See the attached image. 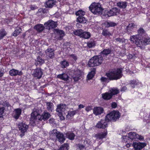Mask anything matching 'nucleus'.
<instances>
[{
    "instance_id": "f257e3e1",
    "label": "nucleus",
    "mask_w": 150,
    "mask_h": 150,
    "mask_svg": "<svg viewBox=\"0 0 150 150\" xmlns=\"http://www.w3.org/2000/svg\"><path fill=\"white\" fill-rule=\"evenodd\" d=\"M141 37L139 35H132L130 36V40L137 46L142 49L145 45L148 44L150 42V38H145L142 41L141 40Z\"/></svg>"
},
{
    "instance_id": "f03ea898",
    "label": "nucleus",
    "mask_w": 150,
    "mask_h": 150,
    "mask_svg": "<svg viewBox=\"0 0 150 150\" xmlns=\"http://www.w3.org/2000/svg\"><path fill=\"white\" fill-rule=\"evenodd\" d=\"M50 116L49 113L44 112L42 115H40L36 110L33 112L31 114L30 120L35 123L36 122H38V121H42V120L45 121L49 119Z\"/></svg>"
},
{
    "instance_id": "7ed1b4c3",
    "label": "nucleus",
    "mask_w": 150,
    "mask_h": 150,
    "mask_svg": "<svg viewBox=\"0 0 150 150\" xmlns=\"http://www.w3.org/2000/svg\"><path fill=\"white\" fill-rule=\"evenodd\" d=\"M121 116V114L119 111L113 110L108 113L105 116L106 120L109 122H115L118 120Z\"/></svg>"
},
{
    "instance_id": "20e7f679",
    "label": "nucleus",
    "mask_w": 150,
    "mask_h": 150,
    "mask_svg": "<svg viewBox=\"0 0 150 150\" xmlns=\"http://www.w3.org/2000/svg\"><path fill=\"white\" fill-rule=\"evenodd\" d=\"M122 68L115 69L110 73L107 74V76L110 79L117 80L120 79L122 76Z\"/></svg>"
},
{
    "instance_id": "39448f33",
    "label": "nucleus",
    "mask_w": 150,
    "mask_h": 150,
    "mask_svg": "<svg viewBox=\"0 0 150 150\" xmlns=\"http://www.w3.org/2000/svg\"><path fill=\"white\" fill-rule=\"evenodd\" d=\"M90 11L94 14H100L102 13L103 9L98 3H92L89 7Z\"/></svg>"
},
{
    "instance_id": "423d86ee",
    "label": "nucleus",
    "mask_w": 150,
    "mask_h": 150,
    "mask_svg": "<svg viewBox=\"0 0 150 150\" xmlns=\"http://www.w3.org/2000/svg\"><path fill=\"white\" fill-rule=\"evenodd\" d=\"M74 33L76 35L79 36L80 38H83L85 39L89 38L91 35L90 33L83 31L81 29H79L74 31Z\"/></svg>"
},
{
    "instance_id": "0eeeda50",
    "label": "nucleus",
    "mask_w": 150,
    "mask_h": 150,
    "mask_svg": "<svg viewBox=\"0 0 150 150\" xmlns=\"http://www.w3.org/2000/svg\"><path fill=\"white\" fill-rule=\"evenodd\" d=\"M66 105L64 104L60 103L57 105L56 109V111L58 112V115L62 120L64 119L63 116V112L65 110Z\"/></svg>"
},
{
    "instance_id": "6e6552de",
    "label": "nucleus",
    "mask_w": 150,
    "mask_h": 150,
    "mask_svg": "<svg viewBox=\"0 0 150 150\" xmlns=\"http://www.w3.org/2000/svg\"><path fill=\"white\" fill-rule=\"evenodd\" d=\"M19 130L21 134L20 135L22 137L24 135V133L27 131L28 128V126L23 122L19 123L18 124Z\"/></svg>"
},
{
    "instance_id": "1a4fd4ad",
    "label": "nucleus",
    "mask_w": 150,
    "mask_h": 150,
    "mask_svg": "<svg viewBox=\"0 0 150 150\" xmlns=\"http://www.w3.org/2000/svg\"><path fill=\"white\" fill-rule=\"evenodd\" d=\"M44 25L47 29L50 30L56 28L57 26V22H55L52 20H50L45 23Z\"/></svg>"
},
{
    "instance_id": "9d476101",
    "label": "nucleus",
    "mask_w": 150,
    "mask_h": 150,
    "mask_svg": "<svg viewBox=\"0 0 150 150\" xmlns=\"http://www.w3.org/2000/svg\"><path fill=\"white\" fill-rule=\"evenodd\" d=\"M109 122L106 120V117H105V119H101L100 121L97 123L96 127L99 129H105L108 127V123Z\"/></svg>"
},
{
    "instance_id": "9b49d317",
    "label": "nucleus",
    "mask_w": 150,
    "mask_h": 150,
    "mask_svg": "<svg viewBox=\"0 0 150 150\" xmlns=\"http://www.w3.org/2000/svg\"><path fill=\"white\" fill-rule=\"evenodd\" d=\"M119 13V10L116 8H114L107 12L105 16L107 18L117 15Z\"/></svg>"
},
{
    "instance_id": "f8f14e48",
    "label": "nucleus",
    "mask_w": 150,
    "mask_h": 150,
    "mask_svg": "<svg viewBox=\"0 0 150 150\" xmlns=\"http://www.w3.org/2000/svg\"><path fill=\"white\" fill-rule=\"evenodd\" d=\"M145 143L134 142L132 144L134 149L135 150H141L146 146Z\"/></svg>"
},
{
    "instance_id": "ddd939ff",
    "label": "nucleus",
    "mask_w": 150,
    "mask_h": 150,
    "mask_svg": "<svg viewBox=\"0 0 150 150\" xmlns=\"http://www.w3.org/2000/svg\"><path fill=\"white\" fill-rule=\"evenodd\" d=\"M42 74V72L40 69L37 68L34 69L33 72V75L38 79L40 78Z\"/></svg>"
},
{
    "instance_id": "4468645a",
    "label": "nucleus",
    "mask_w": 150,
    "mask_h": 150,
    "mask_svg": "<svg viewBox=\"0 0 150 150\" xmlns=\"http://www.w3.org/2000/svg\"><path fill=\"white\" fill-rule=\"evenodd\" d=\"M137 25L133 23H129L125 29V32L128 34H130L134 28H137Z\"/></svg>"
},
{
    "instance_id": "2eb2a0df",
    "label": "nucleus",
    "mask_w": 150,
    "mask_h": 150,
    "mask_svg": "<svg viewBox=\"0 0 150 150\" xmlns=\"http://www.w3.org/2000/svg\"><path fill=\"white\" fill-rule=\"evenodd\" d=\"M108 134L107 131L97 133L95 135V137L97 139L102 140L106 138Z\"/></svg>"
},
{
    "instance_id": "dca6fc26",
    "label": "nucleus",
    "mask_w": 150,
    "mask_h": 150,
    "mask_svg": "<svg viewBox=\"0 0 150 150\" xmlns=\"http://www.w3.org/2000/svg\"><path fill=\"white\" fill-rule=\"evenodd\" d=\"M45 53L47 58L52 59L54 57V50L52 48H48L45 51Z\"/></svg>"
},
{
    "instance_id": "f3484780",
    "label": "nucleus",
    "mask_w": 150,
    "mask_h": 150,
    "mask_svg": "<svg viewBox=\"0 0 150 150\" xmlns=\"http://www.w3.org/2000/svg\"><path fill=\"white\" fill-rule=\"evenodd\" d=\"M57 77L62 80L67 81L68 83L71 80V79L69 77L67 74L65 73L58 75Z\"/></svg>"
},
{
    "instance_id": "a211bd4d",
    "label": "nucleus",
    "mask_w": 150,
    "mask_h": 150,
    "mask_svg": "<svg viewBox=\"0 0 150 150\" xmlns=\"http://www.w3.org/2000/svg\"><path fill=\"white\" fill-rule=\"evenodd\" d=\"M23 73L21 71L13 69L9 71V74L11 76H16L17 75L21 76Z\"/></svg>"
},
{
    "instance_id": "6ab92c4d",
    "label": "nucleus",
    "mask_w": 150,
    "mask_h": 150,
    "mask_svg": "<svg viewBox=\"0 0 150 150\" xmlns=\"http://www.w3.org/2000/svg\"><path fill=\"white\" fill-rule=\"evenodd\" d=\"M104 111L103 108L100 107H95L93 109V113L96 115H101Z\"/></svg>"
},
{
    "instance_id": "aec40b11",
    "label": "nucleus",
    "mask_w": 150,
    "mask_h": 150,
    "mask_svg": "<svg viewBox=\"0 0 150 150\" xmlns=\"http://www.w3.org/2000/svg\"><path fill=\"white\" fill-rule=\"evenodd\" d=\"M56 1L54 0H48L45 2V6L47 8H51L55 5Z\"/></svg>"
},
{
    "instance_id": "412c9836",
    "label": "nucleus",
    "mask_w": 150,
    "mask_h": 150,
    "mask_svg": "<svg viewBox=\"0 0 150 150\" xmlns=\"http://www.w3.org/2000/svg\"><path fill=\"white\" fill-rule=\"evenodd\" d=\"M81 75V72L79 70H77L75 71L72 77L75 82L78 81L80 79Z\"/></svg>"
},
{
    "instance_id": "4be33fe9",
    "label": "nucleus",
    "mask_w": 150,
    "mask_h": 150,
    "mask_svg": "<svg viewBox=\"0 0 150 150\" xmlns=\"http://www.w3.org/2000/svg\"><path fill=\"white\" fill-rule=\"evenodd\" d=\"M14 113L13 116V118L18 120L20 117L22 112L21 109L20 108L15 109L14 110Z\"/></svg>"
},
{
    "instance_id": "5701e85b",
    "label": "nucleus",
    "mask_w": 150,
    "mask_h": 150,
    "mask_svg": "<svg viewBox=\"0 0 150 150\" xmlns=\"http://www.w3.org/2000/svg\"><path fill=\"white\" fill-rule=\"evenodd\" d=\"M54 32L59 36V40H62L65 35L64 32L62 30L55 29L54 30Z\"/></svg>"
},
{
    "instance_id": "b1692460",
    "label": "nucleus",
    "mask_w": 150,
    "mask_h": 150,
    "mask_svg": "<svg viewBox=\"0 0 150 150\" xmlns=\"http://www.w3.org/2000/svg\"><path fill=\"white\" fill-rule=\"evenodd\" d=\"M102 97L103 99L105 100H109L111 99L112 97L109 92H106L102 94Z\"/></svg>"
},
{
    "instance_id": "393cba45",
    "label": "nucleus",
    "mask_w": 150,
    "mask_h": 150,
    "mask_svg": "<svg viewBox=\"0 0 150 150\" xmlns=\"http://www.w3.org/2000/svg\"><path fill=\"white\" fill-rule=\"evenodd\" d=\"M56 136L58 139V141L60 142L63 143L65 140V138L62 133L59 132L57 134Z\"/></svg>"
},
{
    "instance_id": "a878e982",
    "label": "nucleus",
    "mask_w": 150,
    "mask_h": 150,
    "mask_svg": "<svg viewBox=\"0 0 150 150\" xmlns=\"http://www.w3.org/2000/svg\"><path fill=\"white\" fill-rule=\"evenodd\" d=\"M96 62L97 66L100 65L102 63L103 59L102 57L100 55L96 56H94Z\"/></svg>"
},
{
    "instance_id": "bb28decb",
    "label": "nucleus",
    "mask_w": 150,
    "mask_h": 150,
    "mask_svg": "<svg viewBox=\"0 0 150 150\" xmlns=\"http://www.w3.org/2000/svg\"><path fill=\"white\" fill-rule=\"evenodd\" d=\"M94 58V57H93L89 60L88 63V65L89 67H93L97 66Z\"/></svg>"
},
{
    "instance_id": "cd10ccee",
    "label": "nucleus",
    "mask_w": 150,
    "mask_h": 150,
    "mask_svg": "<svg viewBox=\"0 0 150 150\" xmlns=\"http://www.w3.org/2000/svg\"><path fill=\"white\" fill-rule=\"evenodd\" d=\"M117 5L119 8L125 9L127 6V2L126 1H120L117 3Z\"/></svg>"
},
{
    "instance_id": "c85d7f7f",
    "label": "nucleus",
    "mask_w": 150,
    "mask_h": 150,
    "mask_svg": "<svg viewBox=\"0 0 150 150\" xmlns=\"http://www.w3.org/2000/svg\"><path fill=\"white\" fill-rule=\"evenodd\" d=\"M35 29H36L39 32L42 31L44 29V27L43 25L41 24H38L34 27Z\"/></svg>"
},
{
    "instance_id": "c756f323",
    "label": "nucleus",
    "mask_w": 150,
    "mask_h": 150,
    "mask_svg": "<svg viewBox=\"0 0 150 150\" xmlns=\"http://www.w3.org/2000/svg\"><path fill=\"white\" fill-rule=\"evenodd\" d=\"M66 135L67 137L71 140H74L75 137V134L72 132H67Z\"/></svg>"
},
{
    "instance_id": "7c9ffc66",
    "label": "nucleus",
    "mask_w": 150,
    "mask_h": 150,
    "mask_svg": "<svg viewBox=\"0 0 150 150\" xmlns=\"http://www.w3.org/2000/svg\"><path fill=\"white\" fill-rule=\"evenodd\" d=\"M109 92L112 97L113 95H116L118 93H119V91L117 88H112L110 90Z\"/></svg>"
},
{
    "instance_id": "2f4dec72",
    "label": "nucleus",
    "mask_w": 150,
    "mask_h": 150,
    "mask_svg": "<svg viewBox=\"0 0 150 150\" xmlns=\"http://www.w3.org/2000/svg\"><path fill=\"white\" fill-rule=\"evenodd\" d=\"M69 145L67 143L64 144L62 145L57 150H68Z\"/></svg>"
},
{
    "instance_id": "473e14b6",
    "label": "nucleus",
    "mask_w": 150,
    "mask_h": 150,
    "mask_svg": "<svg viewBox=\"0 0 150 150\" xmlns=\"http://www.w3.org/2000/svg\"><path fill=\"white\" fill-rule=\"evenodd\" d=\"M96 71V69L93 68L91 72L88 75L87 78L89 79H91L94 76Z\"/></svg>"
},
{
    "instance_id": "72a5a7b5",
    "label": "nucleus",
    "mask_w": 150,
    "mask_h": 150,
    "mask_svg": "<svg viewBox=\"0 0 150 150\" xmlns=\"http://www.w3.org/2000/svg\"><path fill=\"white\" fill-rule=\"evenodd\" d=\"M36 62L37 64L42 65L45 62V60L41 57L39 56L37 58Z\"/></svg>"
},
{
    "instance_id": "f704fd0d",
    "label": "nucleus",
    "mask_w": 150,
    "mask_h": 150,
    "mask_svg": "<svg viewBox=\"0 0 150 150\" xmlns=\"http://www.w3.org/2000/svg\"><path fill=\"white\" fill-rule=\"evenodd\" d=\"M76 114L75 111H69L68 112L67 115V118L68 119H70L72 117H73Z\"/></svg>"
},
{
    "instance_id": "c9c22d12",
    "label": "nucleus",
    "mask_w": 150,
    "mask_h": 150,
    "mask_svg": "<svg viewBox=\"0 0 150 150\" xmlns=\"http://www.w3.org/2000/svg\"><path fill=\"white\" fill-rule=\"evenodd\" d=\"M22 30L20 28H17L13 33V35L16 37L21 32Z\"/></svg>"
},
{
    "instance_id": "e433bc0d",
    "label": "nucleus",
    "mask_w": 150,
    "mask_h": 150,
    "mask_svg": "<svg viewBox=\"0 0 150 150\" xmlns=\"http://www.w3.org/2000/svg\"><path fill=\"white\" fill-rule=\"evenodd\" d=\"M77 149L79 150H86V147L83 144L79 143L76 144Z\"/></svg>"
},
{
    "instance_id": "4c0bfd02",
    "label": "nucleus",
    "mask_w": 150,
    "mask_h": 150,
    "mask_svg": "<svg viewBox=\"0 0 150 150\" xmlns=\"http://www.w3.org/2000/svg\"><path fill=\"white\" fill-rule=\"evenodd\" d=\"M7 34L6 32L4 29L0 30V40H1Z\"/></svg>"
},
{
    "instance_id": "58836bf2",
    "label": "nucleus",
    "mask_w": 150,
    "mask_h": 150,
    "mask_svg": "<svg viewBox=\"0 0 150 150\" xmlns=\"http://www.w3.org/2000/svg\"><path fill=\"white\" fill-rule=\"evenodd\" d=\"M77 21L81 23H84L86 22L85 18L83 16H79L77 19Z\"/></svg>"
},
{
    "instance_id": "ea45409f",
    "label": "nucleus",
    "mask_w": 150,
    "mask_h": 150,
    "mask_svg": "<svg viewBox=\"0 0 150 150\" xmlns=\"http://www.w3.org/2000/svg\"><path fill=\"white\" fill-rule=\"evenodd\" d=\"M111 52V50L110 49H104L101 52V53L103 55L106 56L109 54Z\"/></svg>"
},
{
    "instance_id": "a19ab883",
    "label": "nucleus",
    "mask_w": 150,
    "mask_h": 150,
    "mask_svg": "<svg viewBox=\"0 0 150 150\" xmlns=\"http://www.w3.org/2000/svg\"><path fill=\"white\" fill-rule=\"evenodd\" d=\"M136 133L135 132H131L129 133L128 134V138L130 139H136Z\"/></svg>"
},
{
    "instance_id": "79ce46f5",
    "label": "nucleus",
    "mask_w": 150,
    "mask_h": 150,
    "mask_svg": "<svg viewBox=\"0 0 150 150\" xmlns=\"http://www.w3.org/2000/svg\"><path fill=\"white\" fill-rule=\"evenodd\" d=\"M61 67L62 68H66L69 66V63L66 61L64 60L62 61L61 63Z\"/></svg>"
},
{
    "instance_id": "37998d69",
    "label": "nucleus",
    "mask_w": 150,
    "mask_h": 150,
    "mask_svg": "<svg viewBox=\"0 0 150 150\" xmlns=\"http://www.w3.org/2000/svg\"><path fill=\"white\" fill-rule=\"evenodd\" d=\"M85 12L81 10H79L76 13V15L77 16H83L85 14Z\"/></svg>"
},
{
    "instance_id": "c03bdc74",
    "label": "nucleus",
    "mask_w": 150,
    "mask_h": 150,
    "mask_svg": "<svg viewBox=\"0 0 150 150\" xmlns=\"http://www.w3.org/2000/svg\"><path fill=\"white\" fill-rule=\"evenodd\" d=\"M95 42L94 41H89L88 42L87 45L89 48H91L95 45Z\"/></svg>"
},
{
    "instance_id": "a18cd8bd",
    "label": "nucleus",
    "mask_w": 150,
    "mask_h": 150,
    "mask_svg": "<svg viewBox=\"0 0 150 150\" xmlns=\"http://www.w3.org/2000/svg\"><path fill=\"white\" fill-rule=\"evenodd\" d=\"M102 34L104 36H110L111 35L110 33L107 30H103Z\"/></svg>"
},
{
    "instance_id": "49530a36",
    "label": "nucleus",
    "mask_w": 150,
    "mask_h": 150,
    "mask_svg": "<svg viewBox=\"0 0 150 150\" xmlns=\"http://www.w3.org/2000/svg\"><path fill=\"white\" fill-rule=\"evenodd\" d=\"M112 79H110L109 78V79L104 77H102L101 79V81L103 82H105V83H107L109 81Z\"/></svg>"
},
{
    "instance_id": "de8ad7c7",
    "label": "nucleus",
    "mask_w": 150,
    "mask_h": 150,
    "mask_svg": "<svg viewBox=\"0 0 150 150\" xmlns=\"http://www.w3.org/2000/svg\"><path fill=\"white\" fill-rule=\"evenodd\" d=\"M47 108L49 110H52L53 108V104L51 102H48L47 103Z\"/></svg>"
},
{
    "instance_id": "09e8293b",
    "label": "nucleus",
    "mask_w": 150,
    "mask_h": 150,
    "mask_svg": "<svg viewBox=\"0 0 150 150\" xmlns=\"http://www.w3.org/2000/svg\"><path fill=\"white\" fill-rule=\"evenodd\" d=\"M5 108L4 107H0V118L3 117Z\"/></svg>"
},
{
    "instance_id": "8fccbe9b",
    "label": "nucleus",
    "mask_w": 150,
    "mask_h": 150,
    "mask_svg": "<svg viewBox=\"0 0 150 150\" xmlns=\"http://www.w3.org/2000/svg\"><path fill=\"white\" fill-rule=\"evenodd\" d=\"M69 58L71 60L76 61L77 59V56L75 54H71L69 56Z\"/></svg>"
},
{
    "instance_id": "3c124183",
    "label": "nucleus",
    "mask_w": 150,
    "mask_h": 150,
    "mask_svg": "<svg viewBox=\"0 0 150 150\" xmlns=\"http://www.w3.org/2000/svg\"><path fill=\"white\" fill-rule=\"evenodd\" d=\"M141 83L138 80H132L130 81V84H137Z\"/></svg>"
},
{
    "instance_id": "603ef678",
    "label": "nucleus",
    "mask_w": 150,
    "mask_h": 150,
    "mask_svg": "<svg viewBox=\"0 0 150 150\" xmlns=\"http://www.w3.org/2000/svg\"><path fill=\"white\" fill-rule=\"evenodd\" d=\"M109 27H113L117 25V23L112 22H109L107 23Z\"/></svg>"
},
{
    "instance_id": "864d4df0",
    "label": "nucleus",
    "mask_w": 150,
    "mask_h": 150,
    "mask_svg": "<svg viewBox=\"0 0 150 150\" xmlns=\"http://www.w3.org/2000/svg\"><path fill=\"white\" fill-rule=\"evenodd\" d=\"M138 33H139L138 35H139L141 36L140 35H142L143 34L144 32L145 31L142 28H140L137 31Z\"/></svg>"
},
{
    "instance_id": "5fc2aeb1",
    "label": "nucleus",
    "mask_w": 150,
    "mask_h": 150,
    "mask_svg": "<svg viewBox=\"0 0 150 150\" xmlns=\"http://www.w3.org/2000/svg\"><path fill=\"white\" fill-rule=\"evenodd\" d=\"M2 104L5 107H8L11 106V105L8 102H7L6 101H5V102H3Z\"/></svg>"
},
{
    "instance_id": "6e6d98bb",
    "label": "nucleus",
    "mask_w": 150,
    "mask_h": 150,
    "mask_svg": "<svg viewBox=\"0 0 150 150\" xmlns=\"http://www.w3.org/2000/svg\"><path fill=\"white\" fill-rule=\"evenodd\" d=\"M122 141L123 142H127V138H128L126 136H123L122 137Z\"/></svg>"
},
{
    "instance_id": "4d7b16f0",
    "label": "nucleus",
    "mask_w": 150,
    "mask_h": 150,
    "mask_svg": "<svg viewBox=\"0 0 150 150\" xmlns=\"http://www.w3.org/2000/svg\"><path fill=\"white\" fill-rule=\"evenodd\" d=\"M117 104L115 102H112L111 104V107L112 108H115L117 107Z\"/></svg>"
},
{
    "instance_id": "13d9d810",
    "label": "nucleus",
    "mask_w": 150,
    "mask_h": 150,
    "mask_svg": "<svg viewBox=\"0 0 150 150\" xmlns=\"http://www.w3.org/2000/svg\"><path fill=\"white\" fill-rule=\"evenodd\" d=\"M92 106H87L85 108L86 110L88 112L92 110Z\"/></svg>"
},
{
    "instance_id": "bf43d9fd",
    "label": "nucleus",
    "mask_w": 150,
    "mask_h": 150,
    "mask_svg": "<svg viewBox=\"0 0 150 150\" xmlns=\"http://www.w3.org/2000/svg\"><path fill=\"white\" fill-rule=\"evenodd\" d=\"M51 132L52 134H55L56 136L57 134L58 133L57 130L56 129H53L52 130V131Z\"/></svg>"
},
{
    "instance_id": "052dcab7",
    "label": "nucleus",
    "mask_w": 150,
    "mask_h": 150,
    "mask_svg": "<svg viewBox=\"0 0 150 150\" xmlns=\"http://www.w3.org/2000/svg\"><path fill=\"white\" fill-rule=\"evenodd\" d=\"M127 89V87L125 86H124L121 88L120 91H125Z\"/></svg>"
},
{
    "instance_id": "680f3d73",
    "label": "nucleus",
    "mask_w": 150,
    "mask_h": 150,
    "mask_svg": "<svg viewBox=\"0 0 150 150\" xmlns=\"http://www.w3.org/2000/svg\"><path fill=\"white\" fill-rule=\"evenodd\" d=\"M115 40L117 41L120 42H122L123 41V40H122V39L119 38H116Z\"/></svg>"
},
{
    "instance_id": "e2e57ef3",
    "label": "nucleus",
    "mask_w": 150,
    "mask_h": 150,
    "mask_svg": "<svg viewBox=\"0 0 150 150\" xmlns=\"http://www.w3.org/2000/svg\"><path fill=\"white\" fill-rule=\"evenodd\" d=\"M84 107V106L82 104H80L79 105V108L80 109L83 108Z\"/></svg>"
},
{
    "instance_id": "0e129e2a",
    "label": "nucleus",
    "mask_w": 150,
    "mask_h": 150,
    "mask_svg": "<svg viewBox=\"0 0 150 150\" xmlns=\"http://www.w3.org/2000/svg\"><path fill=\"white\" fill-rule=\"evenodd\" d=\"M4 72L2 70H0V77L4 75Z\"/></svg>"
},
{
    "instance_id": "69168bd1",
    "label": "nucleus",
    "mask_w": 150,
    "mask_h": 150,
    "mask_svg": "<svg viewBox=\"0 0 150 150\" xmlns=\"http://www.w3.org/2000/svg\"><path fill=\"white\" fill-rule=\"evenodd\" d=\"M131 144L127 143L126 144V146L127 147V148H129L131 146Z\"/></svg>"
},
{
    "instance_id": "338daca9",
    "label": "nucleus",
    "mask_w": 150,
    "mask_h": 150,
    "mask_svg": "<svg viewBox=\"0 0 150 150\" xmlns=\"http://www.w3.org/2000/svg\"><path fill=\"white\" fill-rule=\"evenodd\" d=\"M0 150H6L4 147L1 146L0 147Z\"/></svg>"
},
{
    "instance_id": "774afa93",
    "label": "nucleus",
    "mask_w": 150,
    "mask_h": 150,
    "mask_svg": "<svg viewBox=\"0 0 150 150\" xmlns=\"http://www.w3.org/2000/svg\"><path fill=\"white\" fill-rule=\"evenodd\" d=\"M30 8L32 10H34L36 8V7L33 6H31Z\"/></svg>"
}]
</instances>
